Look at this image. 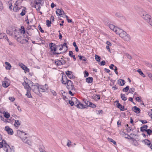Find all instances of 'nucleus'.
I'll return each instance as SVG.
<instances>
[{
	"instance_id": "0e129e2a",
	"label": "nucleus",
	"mask_w": 152,
	"mask_h": 152,
	"mask_svg": "<svg viewBox=\"0 0 152 152\" xmlns=\"http://www.w3.org/2000/svg\"><path fill=\"white\" fill-rule=\"evenodd\" d=\"M129 101H130L132 102L133 104H135L133 102V98L132 97H129Z\"/></svg>"
},
{
	"instance_id": "09e8293b",
	"label": "nucleus",
	"mask_w": 152,
	"mask_h": 152,
	"mask_svg": "<svg viewBox=\"0 0 152 152\" xmlns=\"http://www.w3.org/2000/svg\"><path fill=\"white\" fill-rule=\"evenodd\" d=\"M73 52L71 51H69V55L71 57H75V55H73Z\"/></svg>"
},
{
	"instance_id": "4468645a",
	"label": "nucleus",
	"mask_w": 152,
	"mask_h": 152,
	"mask_svg": "<svg viewBox=\"0 0 152 152\" xmlns=\"http://www.w3.org/2000/svg\"><path fill=\"white\" fill-rule=\"evenodd\" d=\"M115 103H116L117 107L119 109L121 110L124 111L125 110L124 106H122L119 102L118 101H116Z\"/></svg>"
},
{
	"instance_id": "f257e3e1",
	"label": "nucleus",
	"mask_w": 152,
	"mask_h": 152,
	"mask_svg": "<svg viewBox=\"0 0 152 152\" xmlns=\"http://www.w3.org/2000/svg\"><path fill=\"white\" fill-rule=\"evenodd\" d=\"M118 30L119 31L117 34L119 35L120 37L125 41H128L130 40V37L129 35L126 31L120 28L118 29Z\"/></svg>"
},
{
	"instance_id": "ddd939ff",
	"label": "nucleus",
	"mask_w": 152,
	"mask_h": 152,
	"mask_svg": "<svg viewBox=\"0 0 152 152\" xmlns=\"http://www.w3.org/2000/svg\"><path fill=\"white\" fill-rule=\"evenodd\" d=\"M109 27L112 30H113L115 32L116 34L119 31L118 29H120V28L115 27L114 25L113 24H110L109 26Z\"/></svg>"
},
{
	"instance_id": "69168bd1",
	"label": "nucleus",
	"mask_w": 152,
	"mask_h": 152,
	"mask_svg": "<svg viewBox=\"0 0 152 152\" xmlns=\"http://www.w3.org/2000/svg\"><path fill=\"white\" fill-rule=\"evenodd\" d=\"M105 64V61H103L102 62H101L100 65H104Z\"/></svg>"
},
{
	"instance_id": "79ce46f5",
	"label": "nucleus",
	"mask_w": 152,
	"mask_h": 152,
	"mask_svg": "<svg viewBox=\"0 0 152 152\" xmlns=\"http://www.w3.org/2000/svg\"><path fill=\"white\" fill-rule=\"evenodd\" d=\"M84 77H86L88 76L89 73L87 71L85 70L84 72Z\"/></svg>"
},
{
	"instance_id": "5fc2aeb1",
	"label": "nucleus",
	"mask_w": 152,
	"mask_h": 152,
	"mask_svg": "<svg viewBox=\"0 0 152 152\" xmlns=\"http://www.w3.org/2000/svg\"><path fill=\"white\" fill-rule=\"evenodd\" d=\"M39 30L41 32L44 33V31L43 30H42V28L39 25L38 26Z\"/></svg>"
},
{
	"instance_id": "f3484780",
	"label": "nucleus",
	"mask_w": 152,
	"mask_h": 152,
	"mask_svg": "<svg viewBox=\"0 0 152 152\" xmlns=\"http://www.w3.org/2000/svg\"><path fill=\"white\" fill-rule=\"evenodd\" d=\"M78 103L76 105V106L78 108L81 109L86 108L85 105L82 104L80 102H78Z\"/></svg>"
},
{
	"instance_id": "2f4dec72",
	"label": "nucleus",
	"mask_w": 152,
	"mask_h": 152,
	"mask_svg": "<svg viewBox=\"0 0 152 152\" xmlns=\"http://www.w3.org/2000/svg\"><path fill=\"white\" fill-rule=\"evenodd\" d=\"M137 72L139 73V74L142 76L143 77H145V75H144L143 72L140 69H139L137 70Z\"/></svg>"
},
{
	"instance_id": "58836bf2",
	"label": "nucleus",
	"mask_w": 152,
	"mask_h": 152,
	"mask_svg": "<svg viewBox=\"0 0 152 152\" xmlns=\"http://www.w3.org/2000/svg\"><path fill=\"white\" fill-rule=\"evenodd\" d=\"M69 94L72 96H73L75 94V93L74 92L75 91H72V90H69Z\"/></svg>"
},
{
	"instance_id": "c85d7f7f",
	"label": "nucleus",
	"mask_w": 152,
	"mask_h": 152,
	"mask_svg": "<svg viewBox=\"0 0 152 152\" xmlns=\"http://www.w3.org/2000/svg\"><path fill=\"white\" fill-rule=\"evenodd\" d=\"M16 4V2L15 4L13 9L14 11L15 12H17L20 9V8L19 7L18 5Z\"/></svg>"
},
{
	"instance_id": "1a4fd4ad",
	"label": "nucleus",
	"mask_w": 152,
	"mask_h": 152,
	"mask_svg": "<svg viewBox=\"0 0 152 152\" xmlns=\"http://www.w3.org/2000/svg\"><path fill=\"white\" fill-rule=\"evenodd\" d=\"M68 80H69L66 76L65 75L63 74L60 80L61 83L65 85Z\"/></svg>"
},
{
	"instance_id": "a19ab883",
	"label": "nucleus",
	"mask_w": 152,
	"mask_h": 152,
	"mask_svg": "<svg viewBox=\"0 0 152 152\" xmlns=\"http://www.w3.org/2000/svg\"><path fill=\"white\" fill-rule=\"evenodd\" d=\"M89 107H90L92 108H94L96 107V106L95 104H94L91 102H90L89 104Z\"/></svg>"
},
{
	"instance_id": "7c9ffc66",
	"label": "nucleus",
	"mask_w": 152,
	"mask_h": 152,
	"mask_svg": "<svg viewBox=\"0 0 152 152\" xmlns=\"http://www.w3.org/2000/svg\"><path fill=\"white\" fill-rule=\"evenodd\" d=\"M93 99L96 101H97L100 99V95H95L94 96Z\"/></svg>"
},
{
	"instance_id": "0eeeda50",
	"label": "nucleus",
	"mask_w": 152,
	"mask_h": 152,
	"mask_svg": "<svg viewBox=\"0 0 152 152\" xmlns=\"http://www.w3.org/2000/svg\"><path fill=\"white\" fill-rule=\"evenodd\" d=\"M50 48L52 51H53V54H60L61 53H56L55 51H56V46L55 44L53 43H51L49 44Z\"/></svg>"
},
{
	"instance_id": "ea45409f",
	"label": "nucleus",
	"mask_w": 152,
	"mask_h": 152,
	"mask_svg": "<svg viewBox=\"0 0 152 152\" xmlns=\"http://www.w3.org/2000/svg\"><path fill=\"white\" fill-rule=\"evenodd\" d=\"M6 37V35L5 33H1L0 34V39L4 38Z\"/></svg>"
},
{
	"instance_id": "a18cd8bd",
	"label": "nucleus",
	"mask_w": 152,
	"mask_h": 152,
	"mask_svg": "<svg viewBox=\"0 0 152 152\" xmlns=\"http://www.w3.org/2000/svg\"><path fill=\"white\" fill-rule=\"evenodd\" d=\"M135 91V88H130L129 90V93L132 94Z\"/></svg>"
},
{
	"instance_id": "c756f323",
	"label": "nucleus",
	"mask_w": 152,
	"mask_h": 152,
	"mask_svg": "<svg viewBox=\"0 0 152 152\" xmlns=\"http://www.w3.org/2000/svg\"><path fill=\"white\" fill-rule=\"evenodd\" d=\"M148 128V126L147 125H144L142 127H141L140 128V130L142 132H143L144 131H146L147 129Z\"/></svg>"
},
{
	"instance_id": "9b49d317",
	"label": "nucleus",
	"mask_w": 152,
	"mask_h": 152,
	"mask_svg": "<svg viewBox=\"0 0 152 152\" xmlns=\"http://www.w3.org/2000/svg\"><path fill=\"white\" fill-rule=\"evenodd\" d=\"M55 63L57 66H59L65 64L66 63V61L62 58H61L60 60L55 61Z\"/></svg>"
},
{
	"instance_id": "4c0bfd02",
	"label": "nucleus",
	"mask_w": 152,
	"mask_h": 152,
	"mask_svg": "<svg viewBox=\"0 0 152 152\" xmlns=\"http://www.w3.org/2000/svg\"><path fill=\"white\" fill-rule=\"evenodd\" d=\"M24 141V142H25V143H27L30 145H31V142L30 140H26V139H25Z\"/></svg>"
},
{
	"instance_id": "bf43d9fd",
	"label": "nucleus",
	"mask_w": 152,
	"mask_h": 152,
	"mask_svg": "<svg viewBox=\"0 0 152 152\" xmlns=\"http://www.w3.org/2000/svg\"><path fill=\"white\" fill-rule=\"evenodd\" d=\"M24 71H25V73H26V72H29V69L27 67H26L24 69Z\"/></svg>"
},
{
	"instance_id": "c9c22d12",
	"label": "nucleus",
	"mask_w": 152,
	"mask_h": 152,
	"mask_svg": "<svg viewBox=\"0 0 152 152\" xmlns=\"http://www.w3.org/2000/svg\"><path fill=\"white\" fill-rule=\"evenodd\" d=\"M21 29H19V31H20L21 33L25 34V31L24 29V27L22 26L21 27Z\"/></svg>"
},
{
	"instance_id": "49530a36",
	"label": "nucleus",
	"mask_w": 152,
	"mask_h": 152,
	"mask_svg": "<svg viewBox=\"0 0 152 152\" xmlns=\"http://www.w3.org/2000/svg\"><path fill=\"white\" fill-rule=\"evenodd\" d=\"M145 132H146L147 134L149 135L152 134V131L150 129H147L146 130Z\"/></svg>"
},
{
	"instance_id": "6e6d98bb",
	"label": "nucleus",
	"mask_w": 152,
	"mask_h": 152,
	"mask_svg": "<svg viewBox=\"0 0 152 152\" xmlns=\"http://www.w3.org/2000/svg\"><path fill=\"white\" fill-rule=\"evenodd\" d=\"M9 99L12 102H13L15 100V98L13 97H10Z\"/></svg>"
},
{
	"instance_id": "3c124183",
	"label": "nucleus",
	"mask_w": 152,
	"mask_h": 152,
	"mask_svg": "<svg viewBox=\"0 0 152 152\" xmlns=\"http://www.w3.org/2000/svg\"><path fill=\"white\" fill-rule=\"evenodd\" d=\"M90 102L87 101H85V103L86 104V105H85V106H86V107H87V108L88 107H89Z\"/></svg>"
},
{
	"instance_id": "e433bc0d",
	"label": "nucleus",
	"mask_w": 152,
	"mask_h": 152,
	"mask_svg": "<svg viewBox=\"0 0 152 152\" xmlns=\"http://www.w3.org/2000/svg\"><path fill=\"white\" fill-rule=\"evenodd\" d=\"M107 140L113 143L114 145L116 144V142L112 138H108Z\"/></svg>"
},
{
	"instance_id": "774afa93",
	"label": "nucleus",
	"mask_w": 152,
	"mask_h": 152,
	"mask_svg": "<svg viewBox=\"0 0 152 152\" xmlns=\"http://www.w3.org/2000/svg\"><path fill=\"white\" fill-rule=\"evenodd\" d=\"M56 6V5H55L53 3H52L51 4V7L52 8H54Z\"/></svg>"
},
{
	"instance_id": "b1692460",
	"label": "nucleus",
	"mask_w": 152,
	"mask_h": 152,
	"mask_svg": "<svg viewBox=\"0 0 152 152\" xmlns=\"http://www.w3.org/2000/svg\"><path fill=\"white\" fill-rule=\"evenodd\" d=\"M93 79L92 77H89L86 79V82L88 83H91L93 81Z\"/></svg>"
},
{
	"instance_id": "7ed1b4c3",
	"label": "nucleus",
	"mask_w": 152,
	"mask_h": 152,
	"mask_svg": "<svg viewBox=\"0 0 152 152\" xmlns=\"http://www.w3.org/2000/svg\"><path fill=\"white\" fill-rule=\"evenodd\" d=\"M2 148L6 152H11V149L4 140H2L1 142H0V148Z\"/></svg>"
},
{
	"instance_id": "dca6fc26",
	"label": "nucleus",
	"mask_w": 152,
	"mask_h": 152,
	"mask_svg": "<svg viewBox=\"0 0 152 152\" xmlns=\"http://www.w3.org/2000/svg\"><path fill=\"white\" fill-rule=\"evenodd\" d=\"M66 74L68 77L70 79H73L75 78L72 72L71 71L66 72Z\"/></svg>"
},
{
	"instance_id": "72a5a7b5",
	"label": "nucleus",
	"mask_w": 152,
	"mask_h": 152,
	"mask_svg": "<svg viewBox=\"0 0 152 152\" xmlns=\"http://www.w3.org/2000/svg\"><path fill=\"white\" fill-rule=\"evenodd\" d=\"M23 39H22L21 37H18L17 38V41L22 44L24 43L25 42L23 41Z\"/></svg>"
},
{
	"instance_id": "4d7b16f0",
	"label": "nucleus",
	"mask_w": 152,
	"mask_h": 152,
	"mask_svg": "<svg viewBox=\"0 0 152 152\" xmlns=\"http://www.w3.org/2000/svg\"><path fill=\"white\" fill-rule=\"evenodd\" d=\"M69 103L70 104L71 106H72L74 104V103L72 100H69Z\"/></svg>"
},
{
	"instance_id": "9d476101",
	"label": "nucleus",
	"mask_w": 152,
	"mask_h": 152,
	"mask_svg": "<svg viewBox=\"0 0 152 152\" xmlns=\"http://www.w3.org/2000/svg\"><path fill=\"white\" fill-rule=\"evenodd\" d=\"M32 89L34 93L37 94H38L40 92L39 84H37L32 86Z\"/></svg>"
},
{
	"instance_id": "680f3d73",
	"label": "nucleus",
	"mask_w": 152,
	"mask_h": 152,
	"mask_svg": "<svg viewBox=\"0 0 152 152\" xmlns=\"http://www.w3.org/2000/svg\"><path fill=\"white\" fill-rule=\"evenodd\" d=\"M147 74L148 77L151 79L152 78V74L150 73H148Z\"/></svg>"
},
{
	"instance_id": "a211bd4d",
	"label": "nucleus",
	"mask_w": 152,
	"mask_h": 152,
	"mask_svg": "<svg viewBox=\"0 0 152 152\" xmlns=\"http://www.w3.org/2000/svg\"><path fill=\"white\" fill-rule=\"evenodd\" d=\"M109 67L110 69L114 70V72L117 75L118 74V72H117L118 68L116 66H115L113 64H111Z\"/></svg>"
},
{
	"instance_id": "c03bdc74",
	"label": "nucleus",
	"mask_w": 152,
	"mask_h": 152,
	"mask_svg": "<svg viewBox=\"0 0 152 152\" xmlns=\"http://www.w3.org/2000/svg\"><path fill=\"white\" fill-rule=\"evenodd\" d=\"M51 21L50 20L49 21V20H46V25L48 27L51 26Z\"/></svg>"
},
{
	"instance_id": "423d86ee",
	"label": "nucleus",
	"mask_w": 152,
	"mask_h": 152,
	"mask_svg": "<svg viewBox=\"0 0 152 152\" xmlns=\"http://www.w3.org/2000/svg\"><path fill=\"white\" fill-rule=\"evenodd\" d=\"M10 80L7 77L4 78V81L2 82V86L4 88H7L10 85Z\"/></svg>"
},
{
	"instance_id": "f704fd0d",
	"label": "nucleus",
	"mask_w": 152,
	"mask_h": 152,
	"mask_svg": "<svg viewBox=\"0 0 152 152\" xmlns=\"http://www.w3.org/2000/svg\"><path fill=\"white\" fill-rule=\"evenodd\" d=\"M34 7L36 8L37 11H39L40 9L41 8L40 5H36L35 4V5H34Z\"/></svg>"
},
{
	"instance_id": "338daca9",
	"label": "nucleus",
	"mask_w": 152,
	"mask_h": 152,
	"mask_svg": "<svg viewBox=\"0 0 152 152\" xmlns=\"http://www.w3.org/2000/svg\"><path fill=\"white\" fill-rule=\"evenodd\" d=\"M50 20L52 22L54 21V18L53 16H51V17Z\"/></svg>"
},
{
	"instance_id": "4be33fe9",
	"label": "nucleus",
	"mask_w": 152,
	"mask_h": 152,
	"mask_svg": "<svg viewBox=\"0 0 152 152\" xmlns=\"http://www.w3.org/2000/svg\"><path fill=\"white\" fill-rule=\"evenodd\" d=\"M145 145H147L149 147L151 144L150 141L147 139H145L142 141Z\"/></svg>"
},
{
	"instance_id": "f8f14e48",
	"label": "nucleus",
	"mask_w": 152,
	"mask_h": 152,
	"mask_svg": "<svg viewBox=\"0 0 152 152\" xmlns=\"http://www.w3.org/2000/svg\"><path fill=\"white\" fill-rule=\"evenodd\" d=\"M39 91L41 92H44L48 89V85L45 84L44 85H39Z\"/></svg>"
},
{
	"instance_id": "13d9d810",
	"label": "nucleus",
	"mask_w": 152,
	"mask_h": 152,
	"mask_svg": "<svg viewBox=\"0 0 152 152\" xmlns=\"http://www.w3.org/2000/svg\"><path fill=\"white\" fill-rule=\"evenodd\" d=\"M61 93L62 94L63 96H66V94L64 91L61 90Z\"/></svg>"
},
{
	"instance_id": "6e6552de",
	"label": "nucleus",
	"mask_w": 152,
	"mask_h": 152,
	"mask_svg": "<svg viewBox=\"0 0 152 152\" xmlns=\"http://www.w3.org/2000/svg\"><path fill=\"white\" fill-rule=\"evenodd\" d=\"M29 80L26 78V79L22 83V85L24 86L26 90H31V88L28 83Z\"/></svg>"
},
{
	"instance_id": "8fccbe9b",
	"label": "nucleus",
	"mask_w": 152,
	"mask_h": 152,
	"mask_svg": "<svg viewBox=\"0 0 152 152\" xmlns=\"http://www.w3.org/2000/svg\"><path fill=\"white\" fill-rule=\"evenodd\" d=\"M65 16L66 18L67 22L69 23H72V19L69 20V19L67 15H65Z\"/></svg>"
},
{
	"instance_id": "39448f33",
	"label": "nucleus",
	"mask_w": 152,
	"mask_h": 152,
	"mask_svg": "<svg viewBox=\"0 0 152 152\" xmlns=\"http://www.w3.org/2000/svg\"><path fill=\"white\" fill-rule=\"evenodd\" d=\"M66 84V88L68 90H72V91H75V88L73 83L71 80H69Z\"/></svg>"
},
{
	"instance_id": "412c9836",
	"label": "nucleus",
	"mask_w": 152,
	"mask_h": 152,
	"mask_svg": "<svg viewBox=\"0 0 152 152\" xmlns=\"http://www.w3.org/2000/svg\"><path fill=\"white\" fill-rule=\"evenodd\" d=\"M21 121L18 120H15L14 124V126L18 128L21 124Z\"/></svg>"
},
{
	"instance_id": "de8ad7c7",
	"label": "nucleus",
	"mask_w": 152,
	"mask_h": 152,
	"mask_svg": "<svg viewBox=\"0 0 152 152\" xmlns=\"http://www.w3.org/2000/svg\"><path fill=\"white\" fill-rule=\"evenodd\" d=\"M42 0H38L36 1H35V4L36 5H40L41 4V2Z\"/></svg>"
},
{
	"instance_id": "473e14b6",
	"label": "nucleus",
	"mask_w": 152,
	"mask_h": 152,
	"mask_svg": "<svg viewBox=\"0 0 152 152\" xmlns=\"http://www.w3.org/2000/svg\"><path fill=\"white\" fill-rule=\"evenodd\" d=\"M121 97L122 100L125 101L126 100V97L125 96L124 94H121Z\"/></svg>"
},
{
	"instance_id": "f03ea898",
	"label": "nucleus",
	"mask_w": 152,
	"mask_h": 152,
	"mask_svg": "<svg viewBox=\"0 0 152 152\" xmlns=\"http://www.w3.org/2000/svg\"><path fill=\"white\" fill-rule=\"evenodd\" d=\"M139 14L142 18L148 23L152 20V18L151 16L147 13L142 9H141Z\"/></svg>"
},
{
	"instance_id": "bb28decb",
	"label": "nucleus",
	"mask_w": 152,
	"mask_h": 152,
	"mask_svg": "<svg viewBox=\"0 0 152 152\" xmlns=\"http://www.w3.org/2000/svg\"><path fill=\"white\" fill-rule=\"evenodd\" d=\"M4 116L5 118H8L10 116V114L7 111H4L3 113Z\"/></svg>"
},
{
	"instance_id": "37998d69",
	"label": "nucleus",
	"mask_w": 152,
	"mask_h": 152,
	"mask_svg": "<svg viewBox=\"0 0 152 152\" xmlns=\"http://www.w3.org/2000/svg\"><path fill=\"white\" fill-rule=\"evenodd\" d=\"M129 89V86H127L125 88H124L123 89V91L124 92H127Z\"/></svg>"
},
{
	"instance_id": "6ab92c4d",
	"label": "nucleus",
	"mask_w": 152,
	"mask_h": 152,
	"mask_svg": "<svg viewBox=\"0 0 152 152\" xmlns=\"http://www.w3.org/2000/svg\"><path fill=\"white\" fill-rule=\"evenodd\" d=\"M56 13V14L58 16H61V15H64L65 14L64 12L63 11L62 9H57Z\"/></svg>"
},
{
	"instance_id": "052dcab7",
	"label": "nucleus",
	"mask_w": 152,
	"mask_h": 152,
	"mask_svg": "<svg viewBox=\"0 0 152 152\" xmlns=\"http://www.w3.org/2000/svg\"><path fill=\"white\" fill-rule=\"evenodd\" d=\"M9 43V44L10 45H12V46H15V44L13 43V42H12L10 41H9V42H8Z\"/></svg>"
},
{
	"instance_id": "20e7f679",
	"label": "nucleus",
	"mask_w": 152,
	"mask_h": 152,
	"mask_svg": "<svg viewBox=\"0 0 152 152\" xmlns=\"http://www.w3.org/2000/svg\"><path fill=\"white\" fill-rule=\"evenodd\" d=\"M17 134L18 136L21 139L23 142H24L25 140L27 138V134L23 131L18 130L17 131Z\"/></svg>"
},
{
	"instance_id": "cd10ccee",
	"label": "nucleus",
	"mask_w": 152,
	"mask_h": 152,
	"mask_svg": "<svg viewBox=\"0 0 152 152\" xmlns=\"http://www.w3.org/2000/svg\"><path fill=\"white\" fill-rule=\"evenodd\" d=\"M118 84L121 86H123L125 83V81L124 80L119 79L118 81Z\"/></svg>"
},
{
	"instance_id": "5701e85b",
	"label": "nucleus",
	"mask_w": 152,
	"mask_h": 152,
	"mask_svg": "<svg viewBox=\"0 0 152 152\" xmlns=\"http://www.w3.org/2000/svg\"><path fill=\"white\" fill-rule=\"evenodd\" d=\"M28 77L31 78V80H35L36 79V77L34 75L32 72H29L28 73Z\"/></svg>"
},
{
	"instance_id": "864d4df0",
	"label": "nucleus",
	"mask_w": 152,
	"mask_h": 152,
	"mask_svg": "<svg viewBox=\"0 0 152 152\" xmlns=\"http://www.w3.org/2000/svg\"><path fill=\"white\" fill-rule=\"evenodd\" d=\"M136 101L139 102H141V98L140 97H137L136 98Z\"/></svg>"
},
{
	"instance_id": "a878e982",
	"label": "nucleus",
	"mask_w": 152,
	"mask_h": 152,
	"mask_svg": "<svg viewBox=\"0 0 152 152\" xmlns=\"http://www.w3.org/2000/svg\"><path fill=\"white\" fill-rule=\"evenodd\" d=\"M27 92L25 95L28 98H32V96L31 94V90H26Z\"/></svg>"
},
{
	"instance_id": "aec40b11",
	"label": "nucleus",
	"mask_w": 152,
	"mask_h": 152,
	"mask_svg": "<svg viewBox=\"0 0 152 152\" xmlns=\"http://www.w3.org/2000/svg\"><path fill=\"white\" fill-rule=\"evenodd\" d=\"M132 110L136 113H139L140 111V109L137 107L136 106H134L132 108Z\"/></svg>"
},
{
	"instance_id": "2eb2a0df",
	"label": "nucleus",
	"mask_w": 152,
	"mask_h": 152,
	"mask_svg": "<svg viewBox=\"0 0 152 152\" xmlns=\"http://www.w3.org/2000/svg\"><path fill=\"white\" fill-rule=\"evenodd\" d=\"M5 130L7 133L10 134L12 135L13 134V131L12 129L10 128L9 126H7L5 128Z\"/></svg>"
},
{
	"instance_id": "393cba45",
	"label": "nucleus",
	"mask_w": 152,
	"mask_h": 152,
	"mask_svg": "<svg viewBox=\"0 0 152 152\" xmlns=\"http://www.w3.org/2000/svg\"><path fill=\"white\" fill-rule=\"evenodd\" d=\"M5 64H6L5 68L7 70H10L11 69L12 66L10 63L8 62H5Z\"/></svg>"
},
{
	"instance_id": "603ef678",
	"label": "nucleus",
	"mask_w": 152,
	"mask_h": 152,
	"mask_svg": "<svg viewBox=\"0 0 152 152\" xmlns=\"http://www.w3.org/2000/svg\"><path fill=\"white\" fill-rule=\"evenodd\" d=\"M71 143H72L69 140H68V142H67V145L68 147H69L70 146Z\"/></svg>"
},
{
	"instance_id": "e2e57ef3",
	"label": "nucleus",
	"mask_w": 152,
	"mask_h": 152,
	"mask_svg": "<svg viewBox=\"0 0 152 152\" xmlns=\"http://www.w3.org/2000/svg\"><path fill=\"white\" fill-rule=\"evenodd\" d=\"M23 11H25L24 10H23L22 11V12H21V13L20 14V15L22 16H23L25 14V12H23Z\"/></svg>"
}]
</instances>
